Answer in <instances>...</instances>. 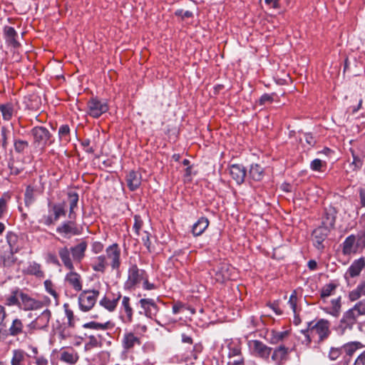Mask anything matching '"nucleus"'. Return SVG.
Here are the masks:
<instances>
[{
    "label": "nucleus",
    "instance_id": "c85d7f7f",
    "mask_svg": "<svg viewBox=\"0 0 365 365\" xmlns=\"http://www.w3.org/2000/svg\"><path fill=\"white\" fill-rule=\"evenodd\" d=\"M68 200L69 203V215L71 220H76V215L74 212L75 207H77L78 202V195L76 192H70L68 193Z\"/></svg>",
    "mask_w": 365,
    "mask_h": 365
},
{
    "label": "nucleus",
    "instance_id": "c756f323",
    "mask_svg": "<svg viewBox=\"0 0 365 365\" xmlns=\"http://www.w3.org/2000/svg\"><path fill=\"white\" fill-rule=\"evenodd\" d=\"M209 225V220L207 218L200 217L192 226V233L195 236L202 235Z\"/></svg>",
    "mask_w": 365,
    "mask_h": 365
},
{
    "label": "nucleus",
    "instance_id": "864d4df0",
    "mask_svg": "<svg viewBox=\"0 0 365 365\" xmlns=\"http://www.w3.org/2000/svg\"><path fill=\"white\" fill-rule=\"evenodd\" d=\"M325 162H323L320 159H314L310 163V168L312 170L314 171H321L322 168L325 165Z\"/></svg>",
    "mask_w": 365,
    "mask_h": 365
},
{
    "label": "nucleus",
    "instance_id": "ddd939ff",
    "mask_svg": "<svg viewBox=\"0 0 365 365\" xmlns=\"http://www.w3.org/2000/svg\"><path fill=\"white\" fill-rule=\"evenodd\" d=\"M342 247L343 254L348 255L356 252L358 247H360V245H358L356 237L354 235H351L345 239L342 244Z\"/></svg>",
    "mask_w": 365,
    "mask_h": 365
},
{
    "label": "nucleus",
    "instance_id": "13d9d810",
    "mask_svg": "<svg viewBox=\"0 0 365 365\" xmlns=\"http://www.w3.org/2000/svg\"><path fill=\"white\" fill-rule=\"evenodd\" d=\"M65 314L68 319V324L69 327H74V315L72 310L69 309H65Z\"/></svg>",
    "mask_w": 365,
    "mask_h": 365
},
{
    "label": "nucleus",
    "instance_id": "338daca9",
    "mask_svg": "<svg viewBox=\"0 0 365 365\" xmlns=\"http://www.w3.org/2000/svg\"><path fill=\"white\" fill-rule=\"evenodd\" d=\"M354 365H365V351L358 356Z\"/></svg>",
    "mask_w": 365,
    "mask_h": 365
},
{
    "label": "nucleus",
    "instance_id": "b1692460",
    "mask_svg": "<svg viewBox=\"0 0 365 365\" xmlns=\"http://www.w3.org/2000/svg\"><path fill=\"white\" fill-rule=\"evenodd\" d=\"M341 297H339L338 298L331 299V305L326 307L323 309L326 313L334 317H338L341 312Z\"/></svg>",
    "mask_w": 365,
    "mask_h": 365
},
{
    "label": "nucleus",
    "instance_id": "09e8293b",
    "mask_svg": "<svg viewBox=\"0 0 365 365\" xmlns=\"http://www.w3.org/2000/svg\"><path fill=\"white\" fill-rule=\"evenodd\" d=\"M70 134V128L68 125H63L58 129V136L60 140L64 142H68L70 140L69 138Z\"/></svg>",
    "mask_w": 365,
    "mask_h": 365
},
{
    "label": "nucleus",
    "instance_id": "f8f14e48",
    "mask_svg": "<svg viewBox=\"0 0 365 365\" xmlns=\"http://www.w3.org/2000/svg\"><path fill=\"white\" fill-rule=\"evenodd\" d=\"M330 229L326 227L319 226L313 231L312 237L314 246L318 249L321 250L324 248L323 242L327 238Z\"/></svg>",
    "mask_w": 365,
    "mask_h": 365
},
{
    "label": "nucleus",
    "instance_id": "f257e3e1",
    "mask_svg": "<svg viewBox=\"0 0 365 365\" xmlns=\"http://www.w3.org/2000/svg\"><path fill=\"white\" fill-rule=\"evenodd\" d=\"M330 323L328 320L321 319L317 322H309L307 324V328L302 330V333L305 336L307 344H310L312 338L318 336V343H321L327 339L330 334Z\"/></svg>",
    "mask_w": 365,
    "mask_h": 365
},
{
    "label": "nucleus",
    "instance_id": "1a4fd4ad",
    "mask_svg": "<svg viewBox=\"0 0 365 365\" xmlns=\"http://www.w3.org/2000/svg\"><path fill=\"white\" fill-rule=\"evenodd\" d=\"M19 297L21 298L20 307L25 311L40 309L43 306L42 302L31 297L27 294L20 292Z\"/></svg>",
    "mask_w": 365,
    "mask_h": 365
},
{
    "label": "nucleus",
    "instance_id": "6e6d98bb",
    "mask_svg": "<svg viewBox=\"0 0 365 365\" xmlns=\"http://www.w3.org/2000/svg\"><path fill=\"white\" fill-rule=\"evenodd\" d=\"M343 354L341 347L339 348H331L330 351L329 353V357L331 360H336L339 358L340 354Z\"/></svg>",
    "mask_w": 365,
    "mask_h": 365
},
{
    "label": "nucleus",
    "instance_id": "58836bf2",
    "mask_svg": "<svg viewBox=\"0 0 365 365\" xmlns=\"http://www.w3.org/2000/svg\"><path fill=\"white\" fill-rule=\"evenodd\" d=\"M28 273L35 275L37 277H43L44 273L41 269V267L39 264L33 262L29 264L27 267Z\"/></svg>",
    "mask_w": 365,
    "mask_h": 365
},
{
    "label": "nucleus",
    "instance_id": "20e7f679",
    "mask_svg": "<svg viewBox=\"0 0 365 365\" xmlns=\"http://www.w3.org/2000/svg\"><path fill=\"white\" fill-rule=\"evenodd\" d=\"M99 292L97 290H88L83 292L78 297V304L81 310L88 312L95 305Z\"/></svg>",
    "mask_w": 365,
    "mask_h": 365
},
{
    "label": "nucleus",
    "instance_id": "4c0bfd02",
    "mask_svg": "<svg viewBox=\"0 0 365 365\" xmlns=\"http://www.w3.org/2000/svg\"><path fill=\"white\" fill-rule=\"evenodd\" d=\"M229 350L228 356L230 358L239 356L241 353V347L238 341H230L227 343Z\"/></svg>",
    "mask_w": 365,
    "mask_h": 365
},
{
    "label": "nucleus",
    "instance_id": "2f4dec72",
    "mask_svg": "<svg viewBox=\"0 0 365 365\" xmlns=\"http://www.w3.org/2000/svg\"><path fill=\"white\" fill-rule=\"evenodd\" d=\"M27 354L21 349H14L12 351V358L11 359V365H26V358Z\"/></svg>",
    "mask_w": 365,
    "mask_h": 365
},
{
    "label": "nucleus",
    "instance_id": "393cba45",
    "mask_svg": "<svg viewBox=\"0 0 365 365\" xmlns=\"http://www.w3.org/2000/svg\"><path fill=\"white\" fill-rule=\"evenodd\" d=\"M6 241L9 245L10 252L11 255H14L18 252L21 246L19 243L18 236L14 232H8L6 235Z\"/></svg>",
    "mask_w": 365,
    "mask_h": 365
},
{
    "label": "nucleus",
    "instance_id": "3c124183",
    "mask_svg": "<svg viewBox=\"0 0 365 365\" xmlns=\"http://www.w3.org/2000/svg\"><path fill=\"white\" fill-rule=\"evenodd\" d=\"M28 147V143L26 140H16L14 142V148L17 153H22Z\"/></svg>",
    "mask_w": 365,
    "mask_h": 365
},
{
    "label": "nucleus",
    "instance_id": "f03ea898",
    "mask_svg": "<svg viewBox=\"0 0 365 365\" xmlns=\"http://www.w3.org/2000/svg\"><path fill=\"white\" fill-rule=\"evenodd\" d=\"M146 277L145 272L140 269L136 264L131 265L128 269V279L125 282V288L127 289H134Z\"/></svg>",
    "mask_w": 365,
    "mask_h": 365
},
{
    "label": "nucleus",
    "instance_id": "412c9836",
    "mask_svg": "<svg viewBox=\"0 0 365 365\" xmlns=\"http://www.w3.org/2000/svg\"><path fill=\"white\" fill-rule=\"evenodd\" d=\"M65 279L76 291L78 292L82 289L81 275L74 272V269L66 275Z\"/></svg>",
    "mask_w": 365,
    "mask_h": 365
},
{
    "label": "nucleus",
    "instance_id": "bb28decb",
    "mask_svg": "<svg viewBox=\"0 0 365 365\" xmlns=\"http://www.w3.org/2000/svg\"><path fill=\"white\" fill-rule=\"evenodd\" d=\"M108 265L105 255H100L92 259L91 267L96 272L103 273Z\"/></svg>",
    "mask_w": 365,
    "mask_h": 365
},
{
    "label": "nucleus",
    "instance_id": "a18cd8bd",
    "mask_svg": "<svg viewBox=\"0 0 365 365\" xmlns=\"http://www.w3.org/2000/svg\"><path fill=\"white\" fill-rule=\"evenodd\" d=\"M4 33L7 40L9 41L11 43H17V41L16 40V36H17V34L13 27L5 26L4 28Z\"/></svg>",
    "mask_w": 365,
    "mask_h": 365
},
{
    "label": "nucleus",
    "instance_id": "f704fd0d",
    "mask_svg": "<svg viewBox=\"0 0 365 365\" xmlns=\"http://www.w3.org/2000/svg\"><path fill=\"white\" fill-rule=\"evenodd\" d=\"M113 327V325L109 321L105 323L91 322L83 325V327L85 329H91L95 330H106L108 329L112 328Z\"/></svg>",
    "mask_w": 365,
    "mask_h": 365
},
{
    "label": "nucleus",
    "instance_id": "4468645a",
    "mask_svg": "<svg viewBox=\"0 0 365 365\" xmlns=\"http://www.w3.org/2000/svg\"><path fill=\"white\" fill-rule=\"evenodd\" d=\"M58 254L64 267L70 271L73 270L74 266L70 249L66 246L59 247Z\"/></svg>",
    "mask_w": 365,
    "mask_h": 365
},
{
    "label": "nucleus",
    "instance_id": "5701e85b",
    "mask_svg": "<svg viewBox=\"0 0 365 365\" xmlns=\"http://www.w3.org/2000/svg\"><path fill=\"white\" fill-rule=\"evenodd\" d=\"M364 265L365 262L362 258L354 261L351 266L349 267L348 270L346 271L345 277H346L347 275H349L350 277H354L358 276L361 272Z\"/></svg>",
    "mask_w": 365,
    "mask_h": 365
},
{
    "label": "nucleus",
    "instance_id": "c03bdc74",
    "mask_svg": "<svg viewBox=\"0 0 365 365\" xmlns=\"http://www.w3.org/2000/svg\"><path fill=\"white\" fill-rule=\"evenodd\" d=\"M35 200L34 198V189L31 185H28L26 187L25 194H24V202L25 205L29 207L30 206Z\"/></svg>",
    "mask_w": 365,
    "mask_h": 365
},
{
    "label": "nucleus",
    "instance_id": "cd10ccee",
    "mask_svg": "<svg viewBox=\"0 0 365 365\" xmlns=\"http://www.w3.org/2000/svg\"><path fill=\"white\" fill-rule=\"evenodd\" d=\"M24 328V326L22 320L16 318L12 321L11 324L8 329L9 334L11 336H17L25 333Z\"/></svg>",
    "mask_w": 365,
    "mask_h": 365
},
{
    "label": "nucleus",
    "instance_id": "a211bd4d",
    "mask_svg": "<svg viewBox=\"0 0 365 365\" xmlns=\"http://www.w3.org/2000/svg\"><path fill=\"white\" fill-rule=\"evenodd\" d=\"M122 344L124 349L130 351L135 346H140L141 342L140 339L133 332H128L123 335Z\"/></svg>",
    "mask_w": 365,
    "mask_h": 365
},
{
    "label": "nucleus",
    "instance_id": "7ed1b4c3",
    "mask_svg": "<svg viewBox=\"0 0 365 365\" xmlns=\"http://www.w3.org/2000/svg\"><path fill=\"white\" fill-rule=\"evenodd\" d=\"M358 316L352 308L346 311L339 321L336 330L341 334L345 333L346 331L351 330L356 324Z\"/></svg>",
    "mask_w": 365,
    "mask_h": 365
},
{
    "label": "nucleus",
    "instance_id": "4be33fe9",
    "mask_svg": "<svg viewBox=\"0 0 365 365\" xmlns=\"http://www.w3.org/2000/svg\"><path fill=\"white\" fill-rule=\"evenodd\" d=\"M87 248V245L85 242L81 243L70 248L72 258L73 261L80 262L85 256V252Z\"/></svg>",
    "mask_w": 365,
    "mask_h": 365
},
{
    "label": "nucleus",
    "instance_id": "423d86ee",
    "mask_svg": "<svg viewBox=\"0 0 365 365\" xmlns=\"http://www.w3.org/2000/svg\"><path fill=\"white\" fill-rule=\"evenodd\" d=\"M106 260L110 262V265L114 270L118 269L120 266V250L118 244L114 243L108 246L106 250Z\"/></svg>",
    "mask_w": 365,
    "mask_h": 365
},
{
    "label": "nucleus",
    "instance_id": "2eb2a0df",
    "mask_svg": "<svg viewBox=\"0 0 365 365\" xmlns=\"http://www.w3.org/2000/svg\"><path fill=\"white\" fill-rule=\"evenodd\" d=\"M230 174L237 184H242L245 180L247 170L242 165L233 164L230 167Z\"/></svg>",
    "mask_w": 365,
    "mask_h": 365
},
{
    "label": "nucleus",
    "instance_id": "a19ab883",
    "mask_svg": "<svg viewBox=\"0 0 365 365\" xmlns=\"http://www.w3.org/2000/svg\"><path fill=\"white\" fill-rule=\"evenodd\" d=\"M65 202L55 204L51 207V210L54 215V220H58L60 217L66 215Z\"/></svg>",
    "mask_w": 365,
    "mask_h": 365
},
{
    "label": "nucleus",
    "instance_id": "9b49d317",
    "mask_svg": "<svg viewBox=\"0 0 365 365\" xmlns=\"http://www.w3.org/2000/svg\"><path fill=\"white\" fill-rule=\"evenodd\" d=\"M141 308L143 309L145 315L148 318H153L158 312V307L153 299L143 298L139 301Z\"/></svg>",
    "mask_w": 365,
    "mask_h": 365
},
{
    "label": "nucleus",
    "instance_id": "4d7b16f0",
    "mask_svg": "<svg viewBox=\"0 0 365 365\" xmlns=\"http://www.w3.org/2000/svg\"><path fill=\"white\" fill-rule=\"evenodd\" d=\"M150 234L148 232L145 231L144 236H143V237H142V240H143V245L145 246V247L148 249V250L149 252H150V245H151V242H150Z\"/></svg>",
    "mask_w": 365,
    "mask_h": 365
},
{
    "label": "nucleus",
    "instance_id": "37998d69",
    "mask_svg": "<svg viewBox=\"0 0 365 365\" xmlns=\"http://www.w3.org/2000/svg\"><path fill=\"white\" fill-rule=\"evenodd\" d=\"M0 110L4 120H9L11 118L14 113V109L11 104L7 103L1 105Z\"/></svg>",
    "mask_w": 365,
    "mask_h": 365
},
{
    "label": "nucleus",
    "instance_id": "5fc2aeb1",
    "mask_svg": "<svg viewBox=\"0 0 365 365\" xmlns=\"http://www.w3.org/2000/svg\"><path fill=\"white\" fill-rule=\"evenodd\" d=\"M143 222L139 215L134 216L133 230L137 235H139L140 230L143 226Z\"/></svg>",
    "mask_w": 365,
    "mask_h": 365
},
{
    "label": "nucleus",
    "instance_id": "ea45409f",
    "mask_svg": "<svg viewBox=\"0 0 365 365\" xmlns=\"http://www.w3.org/2000/svg\"><path fill=\"white\" fill-rule=\"evenodd\" d=\"M359 342L347 343L341 346L342 353H344L346 356H351L359 348Z\"/></svg>",
    "mask_w": 365,
    "mask_h": 365
},
{
    "label": "nucleus",
    "instance_id": "f3484780",
    "mask_svg": "<svg viewBox=\"0 0 365 365\" xmlns=\"http://www.w3.org/2000/svg\"><path fill=\"white\" fill-rule=\"evenodd\" d=\"M232 267L225 263L220 264L217 269H214L213 272H215V277L216 281L219 282H224L226 280L230 279V269Z\"/></svg>",
    "mask_w": 365,
    "mask_h": 365
},
{
    "label": "nucleus",
    "instance_id": "aec40b11",
    "mask_svg": "<svg viewBox=\"0 0 365 365\" xmlns=\"http://www.w3.org/2000/svg\"><path fill=\"white\" fill-rule=\"evenodd\" d=\"M336 212L334 207L325 209L324 216L322 217V226L331 229L334 227L336 220Z\"/></svg>",
    "mask_w": 365,
    "mask_h": 365
},
{
    "label": "nucleus",
    "instance_id": "6e6552de",
    "mask_svg": "<svg viewBox=\"0 0 365 365\" xmlns=\"http://www.w3.org/2000/svg\"><path fill=\"white\" fill-rule=\"evenodd\" d=\"M56 232L63 237L70 239L72 236L78 235L80 232L76 226L75 220L65 221L56 227Z\"/></svg>",
    "mask_w": 365,
    "mask_h": 365
},
{
    "label": "nucleus",
    "instance_id": "c9c22d12",
    "mask_svg": "<svg viewBox=\"0 0 365 365\" xmlns=\"http://www.w3.org/2000/svg\"><path fill=\"white\" fill-rule=\"evenodd\" d=\"M365 295V283L359 284L349 294V299L351 302L356 301L361 297Z\"/></svg>",
    "mask_w": 365,
    "mask_h": 365
},
{
    "label": "nucleus",
    "instance_id": "de8ad7c7",
    "mask_svg": "<svg viewBox=\"0 0 365 365\" xmlns=\"http://www.w3.org/2000/svg\"><path fill=\"white\" fill-rule=\"evenodd\" d=\"M336 286L334 284H328L324 286L321 290V298L325 300L326 298L331 296L335 290Z\"/></svg>",
    "mask_w": 365,
    "mask_h": 365
},
{
    "label": "nucleus",
    "instance_id": "e433bc0d",
    "mask_svg": "<svg viewBox=\"0 0 365 365\" xmlns=\"http://www.w3.org/2000/svg\"><path fill=\"white\" fill-rule=\"evenodd\" d=\"M120 297L118 296V297L116 299H109L105 297L100 301L99 303L102 307L108 309L109 312H113L116 308Z\"/></svg>",
    "mask_w": 365,
    "mask_h": 365
},
{
    "label": "nucleus",
    "instance_id": "7c9ffc66",
    "mask_svg": "<svg viewBox=\"0 0 365 365\" xmlns=\"http://www.w3.org/2000/svg\"><path fill=\"white\" fill-rule=\"evenodd\" d=\"M122 309L125 313V318L123 319L125 323H130L133 321V311L130 304V298L128 297H123L122 299Z\"/></svg>",
    "mask_w": 365,
    "mask_h": 365
},
{
    "label": "nucleus",
    "instance_id": "e2e57ef3",
    "mask_svg": "<svg viewBox=\"0 0 365 365\" xmlns=\"http://www.w3.org/2000/svg\"><path fill=\"white\" fill-rule=\"evenodd\" d=\"M273 101V98L271 95L265 93L262 95L259 101L261 105L265 104L266 103H272Z\"/></svg>",
    "mask_w": 365,
    "mask_h": 365
},
{
    "label": "nucleus",
    "instance_id": "0e129e2a",
    "mask_svg": "<svg viewBox=\"0 0 365 365\" xmlns=\"http://www.w3.org/2000/svg\"><path fill=\"white\" fill-rule=\"evenodd\" d=\"M288 303L293 312H295L297 306V296L295 293L291 294Z\"/></svg>",
    "mask_w": 365,
    "mask_h": 365
},
{
    "label": "nucleus",
    "instance_id": "774afa93",
    "mask_svg": "<svg viewBox=\"0 0 365 365\" xmlns=\"http://www.w3.org/2000/svg\"><path fill=\"white\" fill-rule=\"evenodd\" d=\"M305 141L311 146H313L316 143V140L312 134L307 133L304 135Z\"/></svg>",
    "mask_w": 365,
    "mask_h": 365
},
{
    "label": "nucleus",
    "instance_id": "0eeeda50",
    "mask_svg": "<svg viewBox=\"0 0 365 365\" xmlns=\"http://www.w3.org/2000/svg\"><path fill=\"white\" fill-rule=\"evenodd\" d=\"M31 133L34 137V145L36 147H45L51 136L48 130L42 126L34 127Z\"/></svg>",
    "mask_w": 365,
    "mask_h": 365
},
{
    "label": "nucleus",
    "instance_id": "9d476101",
    "mask_svg": "<svg viewBox=\"0 0 365 365\" xmlns=\"http://www.w3.org/2000/svg\"><path fill=\"white\" fill-rule=\"evenodd\" d=\"M249 347L258 356L263 359H268L272 351V348L259 340H251L248 342Z\"/></svg>",
    "mask_w": 365,
    "mask_h": 365
},
{
    "label": "nucleus",
    "instance_id": "680f3d73",
    "mask_svg": "<svg viewBox=\"0 0 365 365\" xmlns=\"http://www.w3.org/2000/svg\"><path fill=\"white\" fill-rule=\"evenodd\" d=\"M103 250V245L100 242H95L92 245V251L96 253H100Z\"/></svg>",
    "mask_w": 365,
    "mask_h": 365
},
{
    "label": "nucleus",
    "instance_id": "a878e982",
    "mask_svg": "<svg viewBox=\"0 0 365 365\" xmlns=\"http://www.w3.org/2000/svg\"><path fill=\"white\" fill-rule=\"evenodd\" d=\"M289 335V331H277L272 330L268 341L271 344H277L284 342L288 338Z\"/></svg>",
    "mask_w": 365,
    "mask_h": 365
},
{
    "label": "nucleus",
    "instance_id": "dca6fc26",
    "mask_svg": "<svg viewBox=\"0 0 365 365\" xmlns=\"http://www.w3.org/2000/svg\"><path fill=\"white\" fill-rule=\"evenodd\" d=\"M288 353L289 348L281 344L274 350L272 355V360L276 365H282L287 359Z\"/></svg>",
    "mask_w": 365,
    "mask_h": 365
},
{
    "label": "nucleus",
    "instance_id": "bf43d9fd",
    "mask_svg": "<svg viewBox=\"0 0 365 365\" xmlns=\"http://www.w3.org/2000/svg\"><path fill=\"white\" fill-rule=\"evenodd\" d=\"M31 357L34 358L36 359V365H48V359L43 356H31Z\"/></svg>",
    "mask_w": 365,
    "mask_h": 365
},
{
    "label": "nucleus",
    "instance_id": "49530a36",
    "mask_svg": "<svg viewBox=\"0 0 365 365\" xmlns=\"http://www.w3.org/2000/svg\"><path fill=\"white\" fill-rule=\"evenodd\" d=\"M19 293L20 292L17 289L12 291L11 294L6 299V304L8 306L18 305L20 307L21 302H19L18 299Z\"/></svg>",
    "mask_w": 365,
    "mask_h": 365
},
{
    "label": "nucleus",
    "instance_id": "473e14b6",
    "mask_svg": "<svg viewBox=\"0 0 365 365\" xmlns=\"http://www.w3.org/2000/svg\"><path fill=\"white\" fill-rule=\"evenodd\" d=\"M51 318V312L48 309L44 310L36 319L35 324L37 327L44 329L48 327Z\"/></svg>",
    "mask_w": 365,
    "mask_h": 365
},
{
    "label": "nucleus",
    "instance_id": "6ab92c4d",
    "mask_svg": "<svg viewBox=\"0 0 365 365\" xmlns=\"http://www.w3.org/2000/svg\"><path fill=\"white\" fill-rule=\"evenodd\" d=\"M141 175L137 171L131 170L126 175V182L128 188L134 191L139 187L141 184Z\"/></svg>",
    "mask_w": 365,
    "mask_h": 365
},
{
    "label": "nucleus",
    "instance_id": "052dcab7",
    "mask_svg": "<svg viewBox=\"0 0 365 365\" xmlns=\"http://www.w3.org/2000/svg\"><path fill=\"white\" fill-rule=\"evenodd\" d=\"M47 260L48 262L55 264L56 266H60L61 264L59 262V260L58 259L57 257L52 253H48L47 255Z\"/></svg>",
    "mask_w": 365,
    "mask_h": 365
},
{
    "label": "nucleus",
    "instance_id": "72a5a7b5",
    "mask_svg": "<svg viewBox=\"0 0 365 365\" xmlns=\"http://www.w3.org/2000/svg\"><path fill=\"white\" fill-rule=\"evenodd\" d=\"M60 359L69 364H74L78 360V355L74 350L63 351L61 353Z\"/></svg>",
    "mask_w": 365,
    "mask_h": 365
},
{
    "label": "nucleus",
    "instance_id": "79ce46f5",
    "mask_svg": "<svg viewBox=\"0 0 365 365\" xmlns=\"http://www.w3.org/2000/svg\"><path fill=\"white\" fill-rule=\"evenodd\" d=\"M250 177L256 181H259L262 178L263 169L257 164L251 165L250 170Z\"/></svg>",
    "mask_w": 365,
    "mask_h": 365
},
{
    "label": "nucleus",
    "instance_id": "69168bd1",
    "mask_svg": "<svg viewBox=\"0 0 365 365\" xmlns=\"http://www.w3.org/2000/svg\"><path fill=\"white\" fill-rule=\"evenodd\" d=\"M357 240L360 247H365V230L358 234Z\"/></svg>",
    "mask_w": 365,
    "mask_h": 365
},
{
    "label": "nucleus",
    "instance_id": "603ef678",
    "mask_svg": "<svg viewBox=\"0 0 365 365\" xmlns=\"http://www.w3.org/2000/svg\"><path fill=\"white\" fill-rule=\"evenodd\" d=\"M44 286L47 292L52 295L55 299L58 298V294L54 289V286L51 280H46Z\"/></svg>",
    "mask_w": 365,
    "mask_h": 365
},
{
    "label": "nucleus",
    "instance_id": "8fccbe9b",
    "mask_svg": "<svg viewBox=\"0 0 365 365\" xmlns=\"http://www.w3.org/2000/svg\"><path fill=\"white\" fill-rule=\"evenodd\" d=\"M358 316H365V299H362L356 302L353 307H351Z\"/></svg>",
    "mask_w": 365,
    "mask_h": 365
},
{
    "label": "nucleus",
    "instance_id": "39448f33",
    "mask_svg": "<svg viewBox=\"0 0 365 365\" xmlns=\"http://www.w3.org/2000/svg\"><path fill=\"white\" fill-rule=\"evenodd\" d=\"M88 113L93 118H98L108 110V106L105 100L97 98H91L87 104Z\"/></svg>",
    "mask_w": 365,
    "mask_h": 365
}]
</instances>
